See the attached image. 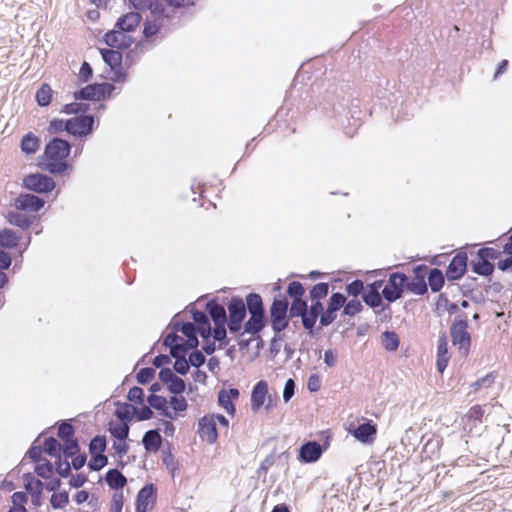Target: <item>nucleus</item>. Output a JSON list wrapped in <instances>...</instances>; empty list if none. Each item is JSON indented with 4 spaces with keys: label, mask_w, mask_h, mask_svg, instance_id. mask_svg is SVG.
Segmentation results:
<instances>
[{
    "label": "nucleus",
    "mask_w": 512,
    "mask_h": 512,
    "mask_svg": "<svg viewBox=\"0 0 512 512\" xmlns=\"http://www.w3.org/2000/svg\"><path fill=\"white\" fill-rule=\"evenodd\" d=\"M321 444L317 441H306L300 448L298 453V460L304 464L315 463L318 461L322 454L329 448L332 440V432L327 429L321 431L319 434Z\"/></svg>",
    "instance_id": "obj_5"
},
{
    "label": "nucleus",
    "mask_w": 512,
    "mask_h": 512,
    "mask_svg": "<svg viewBox=\"0 0 512 512\" xmlns=\"http://www.w3.org/2000/svg\"><path fill=\"white\" fill-rule=\"evenodd\" d=\"M240 396V392L237 388H230L228 390L222 388L218 392V404L226 411V413L230 416H234L236 414V406L234 401H236Z\"/></svg>",
    "instance_id": "obj_18"
},
{
    "label": "nucleus",
    "mask_w": 512,
    "mask_h": 512,
    "mask_svg": "<svg viewBox=\"0 0 512 512\" xmlns=\"http://www.w3.org/2000/svg\"><path fill=\"white\" fill-rule=\"evenodd\" d=\"M180 332L186 337L185 344L191 349H196L199 346L198 335L196 331V325L192 322L182 323Z\"/></svg>",
    "instance_id": "obj_34"
},
{
    "label": "nucleus",
    "mask_w": 512,
    "mask_h": 512,
    "mask_svg": "<svg viewBox=\"0 0 512 512\" xmlns=\"http://www.w3.org/2000/svg\"><path fill=\"white\" fill-rule=\"evenodd\" d=\"M325 90L322 95V101L320 105L323 109H327V106L331 107L332 110L337 114H342L347 109V114L354 119L355 122L359 121L361 111L359 109L360 101L357 98H352L350 93L351 87L348 81L341 80L338 83L326 79L323 81Z\"/></svg>",
    "instance_id": "obj_1"
},
{
    "label": "nucleus",
    "mask_w": 512,
    "mask_h": 512,
    "mask_svg": "<svg viewBox=\"0 0 512 512\" xmlns=\"http://www.w3.org/2000/svg\"><path fill=\"white\" fill-rule=\"evenodd\" d=\"M107 448V439L105 435H96L93 438H91L89 442V454H100L105 455L104 452Z\"/></svg>",
    "instance_id": "obj_42"
},
{
    "label": "nucleus",
    "mask_w": 512,
    "mask_h": 512,
    "mask_svg": "<svg viewBox=\"0 0 512 512\" xmlns=\"http://www.w3.org/2000/svg\"><path fill=\"white\" fill-rule=\"evenodd\" d=\"M246 311L249 314H266L263 299L260 294L250 292L245 298Z\"/></svg>",
    "instance_id": "obj_28"
},
{
    "label": "nucleus",
    "mask_w": 512,
    "mask_h": 512,
    "mask_svg": "<svg viewBox=\"0 0 512 512\" xmlns=\"http://www.w3.org/2000/svg\"><path fill=\"white\" fill-rule=\"evenodd\" d=\"M101 92H99L98 83H90L85 87L75 91L73 98L76 101H98L101 100Z\"/></svg>",
    "instance_id": "obj_25"
},
{
    "label": "nucleus",
    "mask_w": 512,
    "mask_h": 512,
    "mask_svg": "<svg viewBox=\"0 0 512 512\" xmlns=\"http://www.w3.org/2000/svg\"><path fill=\"white\" fill-rule=\"evenodd\" d=\"M127 400L138 405H143L145 400V393L143 388L139 386L131 387L127 394Z\"/></svg>",
    "instance_id": "obj_56"
},
{
    "label": "nucleus",
    "mask_w": 512,
    "mask_h": 512,
    "mask_svg": "<svg viewBox=\"0 0 512 512\" xmlns=\"http://www.w3.org/2000/svg\"><path fill=\"white\" fill-rule=\"evenodd\" d=\"M54 470H56L57 474L61 478H68L71 476L70 463L67 460H62L61 457L56 458Z\"/></svg>",
    "instance_id": "obj_64"
},
{
    "label": "nucleus",
    "mask_w": 512,
    "mask_h": 512,
    "mask_svg": "<svg viewBox=\"0 0 512 512\" xmlns=\"http://www.w3.org/2000/svg\"><path fill=\"white\" fill-rule=\"evenodd\" d=\"M345 290L348 296L356 299L359 295L362 296L364 293V283L360 279H355L346 285Z\"/></svg>",
    "instance_id": "obj_55"
},
{
    "label": "nucleus",
    "mask_w": 512,
    "mask_h": 512,
    "mask_svg": "<svg viewBox=\"0 0 512 512\" xmlns=\"http://www.w3.org/2000/svg\"><path fill=\"white\" fill-rule=\"evenodd\" d=\"M445 274L439 268H431L427 276V286L433 293L440 292L445 284Z\"/></svg>",
    "instance_id": "obj_31"
},
{
    "label": "nucleus",
    "mask_w": 512,
    "mask_h": 512,
    "mask_svg": "<svg viewBox=\"0 0 512 512\" xmlns=\"http://www.w3.org/2000/svg\"><path fill=\"white\" fill-rule=\"evenodd\" d=\"M157 487L153 483L145 484L137 493L135 501L136 512H147L149 510V503L152 504L156 501Z\"/></svg>",
    "instance_id": "obj_16"
},
{
    "label": "nucleus",
    "mask_w": 512,
    "mask_h": 512,
    "mask_svg": "<svg viewBox=\"0 0 512 512\" xmlns=\"http://www.w3.org/2000/svg\"><path fill=\"white\" fill-rule=\"evenodd\" d=\"M362 309L363 305L358 299L346 300L342 310V315L354 317L356 314L360 313Z\"/></svg>",
    "instance_id": "obj_51"
},
{
    "label": "nucleus",
    "mask_w": 512,
    "mask_h": 512,
    "mask_svg": "<svg viewBox=\"0 0 512 512\" xmlns=\"http://www.w3.org/2000/svg\"><path fill=\"white\" fill-rule=\"evenodd\" d=\"M268 396V384L265 380L258 381L251 391V409L258 412L264 405Z\"/></svg>",
    "instance_id": "obj_21"
},
{
    "label": "nucleus",
    "mask_w": 512,
    "mask_h": 512,
    "mask_svg": "<svg viewBox=\"0 0 512 512\" xmlns=\"http://www.w3.org/2000/svg\"><path fill=\"white\" fill-rule=\"evenodd\" d=\"M53 96L52 88L47 83H42L35 94V100L38 106L47 107L51 104Z\"/></svg>",
    "instance_id": "obj_37"
},
{
    "label": "nucleus",
    "mask_w": 512,
    "mask_h": 512,
    "mask_svg": "<svg viewBox=\"0 0 512 512\" xmlns=\"http://www.w3.org/2000/svg\"><path fill=\"white\" fill-rule=\"evenodd\" d=\"M228 320L244 321L247 311L244 300L240 296H232L227 303Z\"/></svg>",
    "instance_id": "obj_22"
},
{
    "label": "nucleus",
    "mask_w": 512,
    "mask_h": 512,
    "mask_svg": "<svg viewBox=\"0 0 512 512\" xmlns=\"http://www.w3.org/2000/svg\"><path fill=\"white\" fill-rule=\"evenodd\" d=\"M337 313H338L337 310H335V309L333 310L330 306H325L324 312L319 319V328L316 329L317 332L320 329L331 325L336 320Z\"/></svg>",
    "instance_id": "obj_50"
},
{
    "label": "nucleus",
    "mask_w": 512,
    "mask_h": 512,
    "mask_svg": "<svg viewBox=\"0 0 512 512\" xmlns=\"http://www.w3.org/2000/svg\"><path fill=\"white\" fill-rule=\"evenodd\" d=\"M89 109V104L82 102H72L63 105L60 112L66 115L84 116L88 115L87 112L89 111Z\"/></svg>",
    "instance_id": "obj_38"
},
{
    "label": "nucleus",
    "mask_w": 512,
    "mask_h": 512,
    "mask_svg": "<svg viewBox=\"0 0 512 512\" xmlns=\"http://www.w3.org/2000/svg\"><path fill=\"white\" fill-rule=\"evenodd\" d=\"M45 205V200L32 193H21L14 200V206L19 211L38 212Z\"/></svg>",
    "instance_id": "obj_13"
},
{
    "label": "nucleus",
    "mask_w": 512,
    "mask_h": 512,
    "mask_svg": "<svg viewBox=\"0 0 512 512\" xmlns=\"http://www.w3.org/2000/svg\"><path fill=\"white\" fill-rule=\"evenodd\" d=\"M304 294H305V288L301 282L291 281L288 284L286 296L292 299L291 303L305 302L306 300L303 299Z\"/></svg>",
    "instance_id": "obj_40"
},
{
    "label": "nucleus",
    "mask_w": 512,
    "mask_h": 512,
    "mask_svg": "<svg viewBox=\"0 0 512 512\" xmlns=\"http://www.w3.org/2000/svg\"><path fill=\"white\" fill-rule=\"evenodd\" d=\"M161 30V26L156 24L153 21H145L143 25V37L146 41H149L151 38L156 36Z\"/></svg>",
    "instance_id": "obj_63"
},
{
    "label": "nucleus",
    "mask_w": 512,
    "mask_h": 512,
    "mask_svg": "<svg viewBox=\"0 0 512 512\" xmlns=\"http://www.w3.org/2000/svg\"><path fill=\"white\" fill-rule=\"evenodd\" d=\"M122 32L118 30V28H113L112 30H108L104 36H103V42L111 47V48H117L120 50V39Z\"/></svg>",
    "instance_id": "obj_48"
},
{
    "label": "nucleus",
    "mask_w": 512,
    "mask_h": 512,
    "mask_svg": "<svg viewBox=\"0 0 512 512\" xmlns=\"http://www.w3.org/2000/svg\"><path fill=\"white\" fill-rule=\"evenodd\" d=\"M501 254H502V252H500L499 250H497L495 248H491V247H482V248L478 249V251L476 252V256L478 258L487 260L488 262H492V261L498 259Z\"/></svg>",
    "instance_id": "obj_57"
},
{
    "label": "nucleus",
    "mask_w": 512,
    "mask_h": 512,
    "mask_svg": "<svg viewBox=\"0 0 512 512\" xmlns=\"http://www.w3.org/2000/svg\"><path fill=\"white\" fill-rule=\"evenodd\" d=\"M107 431L114 438V441H127L129 438L130 424L111 420L107 425Z\"/></svg>",
    "instance_id": "obj_26"
},
{
    "label": "nucleus",
    "mask_w": 512,
    "mask_h": 512,
    "mask_svg": "<svg viewBox=\"0 0 512 512\" xmlns=\"http://www.w3.org/2000/svg\"><path fill=\"white\" fill-rule=\"evenodd\" d=\"M22 478L25 482L24 488L27 495L29 494L31 496L32 494L35 495L43 493L44 483L41 480L35 478L33 473H24Z\"/></svg>",
    "instance_id": "obj_32"
},
{
    "label": "nucleus",
    "mask_w": 512,
    "mask_h": 512,
    "mask_svg": "<svg viewBox=\"0 0 512 512\" xmlns=\"http://www.w3.org/2000/svg\"><path fill=\"white\" fill-rule=\"evenodd\" d=\"M23 186L29 191L47 194L54 190L56 183L51 176L36 172L30 173L23 178Z\"/></svg>",
    "instance_id": "obj_8"
},
{
    "label": "nucleus",
    "mask_w": 512,
    "mask_h": 512,
    "mask_svg": "<svg viewBox=\"0 0 512 512\" xmlns=\"http://www.w3.org/2000/svg\"><path fill=\"white\" fill-rule=\"evenodd\" d=\"M329 284L327 282H318L314 284L309 290V299L315 298L323 300L329 294Z\"/></svg>",
    "instance_id": "obj_46"
},
{
    "label": "nucleus",
    "mask_w": 512,
    "mask_h": 512,
    "mask_svg": "<svg viewBox=\"0 0 512 512\" xmlns=\"http://www.w3.org/2000/svg\"><path fill=\"white\" fill-rule=\"evenodd\" d=\"M297 317L292 316L291 304L286 295L278 293L273 297L269 308L268 321L274 334H281L289 327L290 320Z\"/></svg>",
    "instance_id": "obj_4"
},
{
    "label": "nucleus",
    "mask_w": 512,
    "mask_h": 512,
    "mask_svg": "<svg viewBox=\"0 0 512 512\" xmlns=\"http://www.w3.org/2000/svg\"><path fill=\"white\" fill-rule=\"evenodd\" d=\"M205 309L209 314V317L213 321L215 327L223 326L227 324V313L223 305L218 302L217 298L210 299L206 305Z\"/></svg>",
    "instance_id": "obj_20"
},
{
    "label": "nucleus",
    "mask_w": 512,
    "mask_h": 512,
    "mask_svg": "<svg viewBox=\"0 0 512 512\" xmlns=\"http://www.w3.org/2000/svg\"><path fill=\"white\" fill-rule=\"evenodd\" d=\"M198 435L206 439L209 444H214L219 437L217 425L213 414H206L198 420Z\"/></svg>",
    "instance_id": "obj_15"
},
{
    "label": "nucleus",
    "mask_w": 512,
    "mask_h": 512,
    "mask_svg": "<svg viewBox=\"0 0 512 512\" xmlns=\"http://www.w3.org/2000/svg\"><path fill=\"white\" fill-rule=\"evenodd\" d=\"M72 124L69 126V134L76 137L90 135L94 130L95 117L93 115L76 116L69 118Z\"/></svg>",
    "instance_id": "obj_12"
},
{
    "label": "nucleus",
    "mask_w": 512,
    "mask_h": 512,
    "mask_svg": "<svg viewBox=\"0 0 512 512\" xmlns=\"http://www.w3.org/2000/svg\"><path fill=\"white\" fill-rule=\"evenodd\" d=\"M42 446L45 453L49 456L54 458H60L62 456L63 446L55 437L50 436L45 438Z\"/></svg>",
    "instance_id": "obj_39"
},
{
    "label": "nucleus",
    "mask_w": 512,
    "mask_h": 512,
    "mask_svg": "<svg viewBox=\"0 0 512 512\" xmlns=\"http://www.w3.org/2000/svg\"><path fill=\"white\" fill-rule=\"evenodd\" d=\"M468 261L469 259L466 252H457L446 268L445 277L447 280L450 282L460 280L467 272Z\"/></svg>",
    "instance_id": "obj_9"
},
{
    "label": "nucleus",
    "mask_w": 512,
    "mask_h": 512,
    "mask_svg": "<svg viewBox=\"0 0 512 512\" xmlns=\"http://www.w3.org/2000/svg\"><path fill=\"white\" fill-rule=\"evenodd\" d=\"M40 144L41 141L39 137L33 132H27L21 139L20 148L24 154L33 155L40 148Z\"/></svg>",
    "instance_id": "obj_30"
},
{
    "label": "nucleus",
    "mask_w": 512,
    "mask_h": 512,
    "mask_svg": "<svg viewBox=\"0 0 512 512\" xmlns=\"http://www.w3.org/2000/svg\"><path fill=\"white\" fill-rule=\"evenodd\" d=\"M142 21V16L136 11H131L121 15L115 23V28H118L123 33L134 32Z\"/></svg>",
    "instance_id": "obj_19"
},
{
    "label": "nucleus",
    "mask_w": 512,
    "mask_h": 512,
    "mask_svg": "<svg viewBox=\"0 0 512 512\" xmlns=\"http://www.w3.org/2000/svg\"><path fill=\"white\" fill-rule=\"evenodd\" d=\"M310 301V305H308L307 300L305 302L291 303V314L292 316H299L303 328L311 337H315L317 335L316 323L322 316L325 307L322 300L312 298Z\"/></svg>",
    "instance_id": "obj_3"
},
{
    "label": "nucleus",
    "mask_w": 512,
    "mask_h": 512,
    "mask_svg": "<svg viewBox=\"0 0 512 512\" xmlns=\"http://www.w3.org/2000/svg\"><path fill=\"white\" fill-rule=\"evenodd\" d=\"M74 434H75V427L72 425V423L69 420L59 421L57 435L63 442H67L70 439L75 438Z\"/></svg>",
    "instance_id": "obj_43"
},
{
    "label": "nucleus",
    "mask_w": 512,
    "mask_h": 512,
    "mask_svg": "<svg viewBox=\"0 0 512 512\" xmlns=\"http://www.w3.org/2000/svg\"><path fill=\"white\" fill-rule=\"evenodd\" d=\"M348 432L359 442L371 444L374 442L377 434V425L373 420L364 419V421L357 426L350 427Z\"/></svg>",
    "instance_id": "obj_11"
},
{
    "label": "nucleus",
    "mask_w": 512,
    "mask_h": 512,
    "mask_svg": "<svg viewBox=\"0 0 512 512\" xmlns=\"http://www.w3.org/2000/svg\"><path fill=\"white\" fill-rule=\"evenodd\" d=\"M166 387L170 393L180 395L185 391L186 383L182 378L175 375V377H173V379L168 383V385H166Z\"/></svg>",
    "instance_id": "obj_60"
},
{
    "label": "nucleus",
    "mask_w": 512,
    "mask_h": 512,
    "mask_svg": "<svg viewBox=\"0 0 512 512\" xmlns=\"http://www.w3.org/2000/svg\"><path fill=\"white\" fill-rule=\"evenodd\" d=\"M345 301H346V296L345 294L341 293V292H333L327 302H326V306H330L333 310H337L339 311L341 308L344 307L345 305Z\"/></svg>",
    "instance_id": "obj_54"
},
{
    "label": "nucleus",
    "mask_w": 512,
    "mask_h": 512,
    "mask_svg": "<svg viewBox=\"0 0 512 512\" xmlns=\"http://www.w3.org/2000/svg\"><path fill=\"white\" fill-rule=\"evenodd\" d=\"M407 275L404 272H392L388 276V280L383 285L382 296L388 303H394L403 297L405 292L404 283Z\"/></svg>",
    "instance_id": "obj_7"
},
{
    "label": "nucleus",
    "mask_w": 512,
    "mask_h": 512,
    "mask_svg": "<svg viewBox=\"0 0 512 512\" xmlns=\"http://www.w3.org/2000/svg\"><path fill=\"white\" fill-rule=\"evenodd\" d=\"M502 253L506 254L507 257L497 262V268L502 272H512V245L506 243L503 246Z\"/></svg>",
    "instance_id": "obj_47"
},
{
    "label": "nucleus",
    "mask_w": 512,
    "mask_h": 512,
    "mask_svg": "<svg viewBox=\"0 0 512 512\" xmlns=\"http://www.w3.org/2000/svg\"><path fill=\"white\" fill-rule=\"evenodd\" d=\"M20 237L10 228L0 230V248L13 249L18 246Z\"/></svg>",
    "instance_id": "obj_35"
},
{
    "label": "nucleus",
    "mask_w": 512,
    "mask_h": 512,
    "mask_svg": "<svg viewBox=\"0 0 512 512\" xmlns=\"http://www.w3.org/2000/svg\"><path fill=\"white\" fill-rule=\"evenodd\" d=\"M72 124L69 119L53 118L48 125L47 131L50 134H59L61 132H67L69 134V126Z\"/></svg>",
    "instance_id": "obj_44"
},
{
    "label": "nucleus",
    "mask_w": 512,
    "mask_h": 512,
    "mask_svg": "<svg viewBox=\"0 0 512 512\" xmlns=\"http://www.w3.org/2000/svg\"><path fill=\"white\" fill-rule=\"evenodd\" d=\"M72 145L60 137H52L45 145L43 154L39 157V166L53 175H63L71 169L67 162Z\"/></svg>",
    "instance_id": "obj_2"
},
{
    "label": "nucleus",
    "mask_w": 512,
    "mask_h": 512,
    "mask_svg": "<svg viewBox=\"0 0 512 512\" xmlns=\"http://www.w3.org/2000/svg\"><path fill=\"white\" fill-rule=\"evenodd\" d=\"M34 472L43 479H50L54 473V465L48 459L35 463Z\"/></svg>",
    "instance_id": "obj_45"
},
{
    "label": "nucleus",
    "mask_w": 512,
    "mask_h": 512,
    "mask_svg": "<svg viewBox=\"0 0 512 512\" xmlns=\"http://www.w3.org/2000/svg\"><path fill=\"white\" fill-rule=\"evenodd\" d=\"M381 344L388 352H395L400 345V339L395 331L386 330L381 335Z\"/></svg>",
    "instance_id": "obj_36"
},
{
    "label": "nucleus",
    "mask_w": 512,
    "mask_h": 512,
    "mask_svg": "<svg viewBox=\"0 0 512 512\" xmlns=\"http://www.w3.org/2000/svg\"><path fill=\"white\" fill-rule=\"evenodd\" d=\"M88 468L90 471H100L108 464V457L106 455L94 454L90 455Z\"/></svg>",
    "instance_id": "obj_53"
},
{
    "label": "nucleus",
    "mask_w": 512,
    "mask_h": 512,
    "mask_svg": "<svg viewBox=\"0 0 512 512\" xmlns=\"http://www.w3.org/2000/svg\"><path fill=\"white\" fill-rule=\"evenodd\" d=\"M69 503V494L66 490L53 493L50 497V504L53 509H63Z\"/></svg>",
    "instance_id": "obj_49"
},
{
    "label": "nucleus",
    "mask_w": 512,
    "mask_h": 512,
    "mask_svg": "<svg viewBox=\"0 0 512 512\" xmlns=\"http://www.w3.org/2000/svg\"><path fill=\"white\" fill-rule=\"evenodd\" d=\"M5 218L10 225L22 230H28L32 225V220L28 216L17 211H8Z\"/></svg>",
    "instance_id": "obj_33"
},
{
    "label": "nucleus",
    "mask_w": 512,
    "mask_h": 512,
    "mask_svg": "<svg viewBox=\"0 0 512 512\" xmlns=\"http://www.w3.org/2000/svg\"><path fill=\"white\" fill-rule=\"evenodd\" d=\"M65 446H63L62 454L66 458H72L76 454L80 453V445L76 438L70 439L67 442H64Z\"/></svg>",
    "instance_id": "obj_62"
},
{
    "label": "nucleus",
    "mask_w": 512,
    "mask_h": 512,
    "mask_svg": "<svg viewBox=\"0 0 512 512\" xmlns=\"http://www.w3.org/2000/svg\"><path fill=\"white\" fill-rule=\"evenodd\" d=\"M468 319L465 313L455 316L450 326L452 344L457 347L460 354L467 356L471 348V335L468 332Z\"/></svg>",
    "instance_id": "obj_6"
},
{
    "label": "nucleus",
    "mask_w": 512,
    "mask_h": 512,
    "mask_svg": "<svg viewBox=\"0 0 512 512\" xmlns=\"http://www.w3.org/2000/svg\"><path fill=\"white\" fill-rule=\"evenodd\" d=\"M470 268L474 274L483 277H490L495 270V265L492 262H488L487 260L476 256L475 259L470 261Z\"/></svg>",
    "instance_id": "obj_29"
},
{
    "label": "nucleus",
    "mask_w": 512,
    "mask_h": 512,
    "mask_svg": "<svg viewBox=\"0 0 512 512\" xmlns=\"http://www.w3.org/2000/svg\"><path fill=\"white\" fill-rule=\"evenodd\" d=\"M384 285V280L377 279L371 283H368L367 286H364V293L362 294V301L370 308L376 309L380 304H382V300L384 299L382 296V291L380 289Z\"/></svg>",
    "instance_id": "obj_14"
},
{
    "label": "nucleus",
    "mask_w": 512,
    "mask_h": 512,
    "mask_svg": "<svg viewBox=\"0 0 512 512\" xmlns=\"http://www.w3.org/2000/svg\"><path fill=\"white\" fill-rule=\"evenodd\" d=\"M105 481L114 492H123V488L127 484L126 476L117 468H111L106 472Z\"/></svg>",
    "instance_id": "obj_24"
},
{
    "label": "nucleus",
    "mask_w": 512,
    "mask_h": 512,
    "mask_svg": "<svg viewBox=\"0 0 512 512\" xmlns=\"http://www.w3.org/2000/svg\"><path fill=\"white\" fill-rule=\"evenodd\" d=\"M213 338L219 343V348L222 349L229 344L227 337L226 325L216 326L213 330Z\"/></svg>",
    "instance_id": "obj_59"
},
{
    "label": "nucleus",
    "mask_w": 512,
    "mask_h": 512,
    "mask_svg": "<svg viewBox=\"0 0 512 512\" xmlns=\"http://www.w3.org/2000/svg\"><path fill=\"white\" fill-rule=\"evenodd\" d=\"M191 348L185 344V342H180L173 347H170V356L171 358L186 359V356Z\"/></svg>",
    "instance_id": "obj_61"
},
{
    "label": "nucleus",
    "mask_w": 512,
    "mask_h": 512,
    "mask_svg": "<svg viewBox=\"0 0 512 512\" xmlns=\"http://www.w3.org/2000/svg\"><path fill=\"white\" fill-rule=\"evenodd\" d=\"M40 435L36 438V440L32 443L28 451L26 452V456H28L32 462L38 463L44 460L43 453H45L43 446L35 445V442L38 441Z\"/></svg>",
    "instance_id": "obj_58"
},
{
    "label": "nucleus",
    "mask_w": 512,
    "mask_h": 512,
    "mask_svg": "<svg viewBox=\"0 0 512 512\" xmlns=\"http://www.w3.org/2000/svg\"><path fill=\"white\" fill-rule=\"evenodd\" d=\"M404 286L405 292H410L415 295L423 296L428 293V286L426 282L414 280L409 276H407Z\"/></svg>",
    "instance_id": "obj_41"
},
{
    "label": "nucleus",
    "mask_w": 512,
    "mask_h": 512,
    "mask_svg": "<svg viewBox=\"0 0 512 512\" xmlns=\"http://www.w3.org/2000/svg\"><path fill=\"white\" fill-rule=\"evenodd\" d=\"M163 442L160 429H150L146 431L142 437V444L146 452H158Z\"/></svg>",
    "instance_id": "obj_23"
},
{
    "label": "nucleus",
    "mask_w": 512,
    "mask_h": 512,
    "mask_svg": "<svg viewBox=\"0 0 512 512\" xmlns=\"http://www.w3.org/2000/svg\"><path fill=\"white\" fill-rule=\"evenodd\" d=\"M156 371L152 367H143L136 373V380L141 385L149 384L155 377Z\"/></svg>",
    "instance_id": "obj_52"
},
{
    "label": "nucleus",
    "mask_w": 512,
    "mask_h": 512,
    "mask_svg": "<svg viewBox=\"0 0 512 512\" xmlns=\"http://www.w3.org/2000/svg\"><path fill=\"white\" fill-rule=\"evenodd\" d=\"M101 57L105 64L110 67V69L115 72V76L113 81L122 82L126 78V74L121 72L122 63H123V55L120 51H116L109 48H101L99 49Z\"/></svg>",
    "instance_id": "obj_10"
},
{
    "label": "nucleus",
    "mask_w": 512,
    "mask_h": 512,
    "mask_svg": "<svg viewBox=\"0 0 512 512\" xmlns=\"http://www.w3.org/2000/svg\"><path fill=\"white\" fill-rule=\"evenodd\" d=\"M268 317L266 314H249L248 320L244 323L241 335L250 334L252 337H259L267 326Z\"/></svg>",
    "instance_id": "obj_17"
},
{
    "label": "nucleus",
    "mask_w": 512,
    "mask_h": 512,
    "mask_svg": "<svg viewBox=\"0 0 512 512\" xmlns=\"http://www.w3.org/2000/svg\"><path fill=\"white\" fill-rule=\"evenodd\" d=\"M114 405L116 407L114 414L119 422L130 424L134 418L136 408L129 403L119 400L115 401Z\"/></svg>",
    "instance_id": "obj_27"
}]
</instances>
